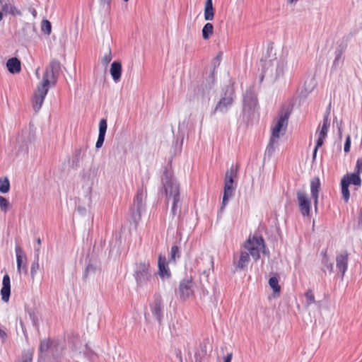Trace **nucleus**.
<instances>
[{"label":"nucleus","mask_w":362,"mask_h":362,"mask_svg":"<svg viewBox=\"0 0 362 362\" xmlns=\"http://www.w3.org/2000/svg\"><path fill=\"white\" fill-rule=\"evenodd\" d=\"M290 112L288 111L281 112L279 117L274 120L271 127V136L267 150L269 153L274 151V146L277 144L281 136H283L288 126V121Z\"/></svg>","instance_id":"nucleus-1"},{"label":"nucleus","mask_w":362,"mask_h":362,"mask_svg":"<svg viewBox=\"0 0 362 362\" xmlns=\"http://www.w3.org/2000/svg\"><path fill=\"white\" fill-rule=\"evenodd\" d=\"M53 75V71L46 70L42 76V80L37 86L33 98V107L37 112H38L44 102V100L47 94L49 86L51 83L50 78Z\"/></svg>","instance_id":"nucleus-2"},{"label":"nucleus","mask_w":362,"mask_h":362,"mask_svg":"<svg viewBox=\"0 0 362 362\" xmlns=\"http://www.w3.org/2000/svg\"><path fill=\"white\" fill-rule=\"evenodd\" d=\"M237 177V170L231 167L226 171L224 178V187L223 201L221 210H223L228 204V200L233 196L235 189V179Z\"/></svg>","instance_id":"nucleus-3"},{"label":"nucleus","mask_w":362,"mask_h":362,"mask_svg":"<svg viewBox=\"0 0 362 362\" xmlns=\"http://www.w3.org/2000/svg\"><path fill=\"white\" fill-rule=\"evenodd\" d=\"M243 247L255 260H257L260 258L261 251L265 247L264 240L262 236L250 235Z\"/></svg>","instance_id":"nucleus-4"},{"label":"nucleus","mask_w":362,"mask_h":362,"mask_svg":"<svg viewBox=\"0 0 362 362\" xmlns=\"http://www.w3.org/2000/svg\"><path fill=\"white\" fill-rule=\"evenodd\" d=\"M164 188L166 196L168 197H173V203L172 206V213L173 215L176 214L177 204L180 202V186L172 180H167L164 183Z\"/></svg>","instance_id":"nucleus-5"},{"label":"nucleus","mask_w":362,"mask_h":362,"mask_svg":"<svg viewBox=\"0 0 362 362\" xmlns=\"http://www.w3.org/2000/svg\"><path fill=\"white\" fill-rule=\"evenodd\" d=\"M195 284L192 277L182 279L179 284L178 293L182 300H188L194 296Z\"/></svg>","instance_id":"nucleus-6"},{"label":"nucleus","mask_w":362,"mask_h":362,"mask_svg":"<svg viewBox=\"0 0 362 362\" xmlns=\"http://www.w3.org/2000/svg\"><path fill=\"white\" fill-rule=\"evenodd\" d=\"M134 276L139 285H143L151 278L150 264L148 262H141L136 264Z\"/></svg>","instance_id":"nucleus-7"},{"label":"nucleus","mask_w":362,"mask_h":362,"mask_svg":"<svg viewBox=\"0 0 362 362\" xmlns=\"http://www.w3.org/2000/svg\"><path fill=\"white\" fill-rule=\"evenodd\" d=\"M329 125L330 124L328 118L325 117L323 119L322 126L319 127L318 130L317 131V139L316 142V146L313 151V159H315L316 157L318 148L321 147L324 144V141L327 136Z\"/></svg>","instance_id":"nucleus-8"},{"label":"nucleus","mask_w":362,"mask_h":362,"mask_svg":"<svg viewBox=\"0 0 362 362\" xmlns=\"http://www.w3.org/2000/svg\"><path fill=\"white\" fill-rule=\"evenodd\" d=\"M296 196L301 214L304 216H309L310 214L311 203L308 195L301 191H298Z\"/></svg>","instance_id":"nucleus-9"},{"label":"nucleus","mask_w":362,"mask_h":362,"mask_svg":"<svg viewBox=\"0 0 362 362\" xmlns=\"http://www.w3.org/2000/svg\"><path fill=\"white\" fill-rule=\"evenodd\" d=\"M349 253L347 250L339 252L336 256V267L343 277L347 270Z\"/></svg>","instance_id":"nucleus-10"},{"label":"nucleus","mask_w":362,"mask_h":362,"mask_svg":"<svg viewBox=\"0 0 362 362\" xmlns=\"http://www.w3.org/2000/svg\"><path fill=\"white\" fill-rule=\"evenodd\" d=\"M16 256V263H17V270L19 273L22 272L27 273V266H26V257L24 255V252L23 249L20 246H16L15 248Z\"/></svg>","instance_id":"nucleus-11"},{"label":"nucleus","mask_w":362,"mask_h":362,"mask_svg":"<svg viewBox=\"0 0 362 362\" xmlns=\"http://www.w3.org/2000/svg\"><path fill=\"white\" fill-rule=\"evenodd\" d=\"M163 300L160 296H156L151 305V311L156 318L160 322L163 319Z\"/></svg>","instance_id":"nucleus-12"},{"label":"nucleus","mask_w":362,"mask_h":362,"mask_svg":"<svg viewBox=\"0 0 362 362\" xmlns=\"http://www.w3.org/2000/svg\"><path fill=\"white\" fill-rule=\"evenodd\" d=\"M11 294V281L8 274H5L2 280V288L1 289V299L4 302H8Z\"/></svg>","instance_id":"nucleus-13"},{"label":"nucleus","mask_w":362,"mask_h":362,"mask_svg":"<svg viewBox=\"0 0 362 362\" xmlns=\"http://www.w3.org/2000/svg\"><path fill=\"white\" fill-rule=\"evenodd\" d=\"M320 189V181L318 177H315L311 180L310 182V191L312 197L314 199V205L315 210L317 209L319 191Z\"/></svg>","instance_id":"nucleus-14"},{"label":"nucleus","mask_w":362,"mask_h":362,"mask_svg":"<svg viewBox=\"0 0 362 362\" xmlns=\"http://www.w3.org/2000/svg\"><path fill=\"white\" fill-rule=\"evenodd\" d=\"M158 274L161 278H168L170 276V272L165 257L159 255L158 257Z\"/></svg>","instance_id":"nucleus-15"},{"label":"nucleus","mask_w":362,"mask_h":362,"mask_svg":"<svg viewBox=\"0 0 362 362\" xmlns=\"http://www.w3.org/2000/svg\"><path fill=\"white\" fill-rule=\"evenodd\" d=\"M6 67L11 74H18L21 71V62L18 58L12 57L8 59Z\"/></svg>","instance_id":"nucleus-16"},{"label":"nucleus","mask_w":362,"mask_h":362,"mask_svg":"<svg viewBox=\"0 0 362 362\" xmlns=\"http://www.w3.org/2000/svg\"><path fill=\"white\" fill-rule=\"evenodd\" d=\"M146 195L147 192L146 187L141 186V187L138 189L134 200L138 211H140L142 209L144 206V202L146 198Z\"/></svg>","instance_id":"nucleus-17"},{"label":"nucleus","mask_w":362,"mask_h":362,"mask_svg":"<svg viewBox=\"0 0 362 362\" xmlns=\"http://www.w3.org/2000/svg\"><path fill=\"white\" fill-rule=\"evenodd\" d=\"M233 94L231 93L229 96L222 98L218 104L216 105L214 111H224L226 110L233 102Z\"/></svg>","instance_id":"nucleus-18"},{"label":"nucleus","mask_w":362,"mask_h":362,"mask_svg":"<svg viewBox=\"0 0 362 362\" xmlns=\"http://www.w3.org/2000/svg\"><path fill=\"white\" fill-rule=\"evenodd\" d=\"M110 74L115 82L119 81L122 75V64L119 62L115 61L110 67Z\"/></svg>","instance_id":"nucleus-19"},{"label":"nucleus","mask_w":362,"mask_h":362,"mask_svg":"<svg viewBox=\"0 0 362 362\" xmlns=\"http://www.w3.org/2000/svg\"><path fill=\"white\" fill-rule=\"evenodd\" d=\"M215 14V9L213 6L212 0H206L204 4V19L211 21L214 19Z\"/></svg>","instance_id":"nucleus-20"},{"label":"nucleus","mask_w":362,"mask_h":362,"mask_svg":"<svg viewBox=\"0 0 362 362\" xmlns=\"http://www.w3.org/2000/svg\"><path fill=\"white\" fill-rule=\"evenodd\" d=\"M360 173L356 171L354 173H347L342 179H345L346 182L349 185L353 184L355 186L360 187L361 185V179L360 177Z\"/></svg>","instance_id":"nucleus-21"},{"label":"nucleus","mask_w":362,"mask_h":362,"mask_svg":"<svg viewBox=\"0 0 362 362\" xmlns=\"http://www.w3.org/2000/svg\"><path fill=\"white\" fill-rule=\"evenodd\" d=\"M250 254L247 251H241L236 267L243 269L246 267L250 262Z\"/></svg>","instance_id":"nucleus-22"},{"label":"nucleus","mask_w":362,"mask_h":362,"mask_svg":"<svg viewBox=\"0 0 362 362\" xmlns=\"http://www.w3.org/2000/svg\"><path fill=\"white\" fill-rule=\"evenodd\" d=\"M206 346L205 345H200L194 354V361L202 362V360L206 357Z\"/></svg>","instance_id":"nucleus-23"},{"label":"nucleus","mask_w":362,"mask_h":362,"mask_svg":"<svg viewBox=\"0 0 362 362\" xmlns=\"http://www.w3.org/2000/svg\"><path fill=\"white\" fill-rule=\"evenodd\" d=\"M202 32L203 39L205 40H209L214 33V25L211 23H206Z\"/></svg>","instance_id":"nucleus-24"},{"label":"nucleus","mask_w":362,"mask_h":362,"mask_svg":"<svg viewBox=\"0 0 362 362\" xmlns=\"http://www.w3.org/2000/svg\"><path fill=\"white\" fill-rule=\"evenodd\" d=\"M10 182L7 177H0V192L2 194L8 193L10 190Z\"/></svg>","instance_id":"nucleus-25"},{"label":"nucleus","mask_w":362,"mask_h":362,"mask_svg":"<svg viewBox=\"0 0 362 362\" xmlns=\"http://www.w3.org/2000/svg\"><path fill=\"white\" fill-rule=\"evenodd\" d=\"M341 194L342 197L346 202H347L350 197V193L349 190V185L346 182L345 179H341Z\"/></svg>","instance_id":"nucleus-26"},{"label":"nucleus","mask_w":362,"mask_h":362,"mask_svg":"<svg viewBox=\"0 0 362 362\" xmlns=\"http://www.w3.org/2000/svg\"><path fill=\"white\" fill-rule=\"evenodd\" d=\"M34 353V349L23 351L20 362H33Z\"/></svg>","instance_id":"nucleus-27"},{"label":"nucleus","mask_w":362,"mask_h":362,"mask_svg":"<svg viewBox=\"0 0 362 362\" xmlns=\"http://www.w3.org/2000/svg\"><path fill=\"white\" fill-rule=\"evenodd\" d=\"M269 286L272 288L274 293L279 294L281 291V286L279 284V280L277 277L272 276L269 280Z\"/></svg>","instance_id":"nucleus-28"},{"label":"nucleus","mask_w":362,"mask_h":362,"mask_svg":"<svg viewBox=\"0 0 362 362\" xmlns=\"http://www.w3.org/2000/svg\"><path fill=\"white\" fill-rule=\"evenodd\" d=\"M9 201L3 196H0V209L1 211L6 213L11 209Z\"/></svg>","instance_id":"nucleus-29"},{"label":"nucleus","mask_w":362,"mask_h":362,"mask_svg":"<svg viewBox=\"0 0 362 362\" xmlns=\"http://www.w3.org/2000/svg\"><path fill=\"white\" fill-rule=\"evenodd\" d=\"M42 30L46 33L49 35L52 31V25L49 21L44 20L42 22Z\"/></svg>","instance_id":"nucleus-30"},{"label":"nucleus","mask_w":362,"mask_h":362,"mask_svg":"<svg viewBox=\"0 0 362 362\" xmlns=\"http://www.w3.org/2000/svg\"><path fill=\"white\" fill-rule=\"evenodd\" d=\"M107 127V120L105 119H100L99 123V134L105 135Z\"/></svg>","instance_id":"nucleus-31"},{"label":"nucleus","mask_w":362,"mask_h":362,"mask_svg":"<svg viewBox=\"0 0 362 362\" xmlns=\"http://www.w3.org/2000/svg\"><path fill=\"white\" fill-rule=\"evenodd\" d=\"M112 59V52L111 50L109 49V51L106 54H105V55L101 59V63L103 64V65L107 66L111 62Z\"/></svg>","instance_id":"nucleus-32"},{"label":"nucleus","mask_w":362,"mask_h":362,"mask_svg":"<svg viewBox=\"0 0 362 362\" xmlns=\"http://www.w3.org/2000/svg\"><path fill=\"white\" fill-rule=\"evenodd\" d=\"M40 268L39 262H38V257L36 256V260L32 263L30 267V274L33 277Z\"/></svg>","instance_id":"nucleus-33"},{"label":"nucleus","mask_w":362,"mask_h":362,"mask_svg":"<svg viewBox=\"0 0 362 362\" xmlns=\"http://www.w3.org/2000/svg\"><path fill=\"white\" fill-rule=\"evenodd\" d=\"M305 298L307 300V303L308 305L313 304L315 303V296L311 290H308L305 293Z\"/></svg>","instance_id":"nucleus-34"},{"label":"nucleus","mask_w":362,"mask_h":362,"mask_svg":"<svg viewBox=\"0 0 362 362\" xmlns=\"http://www.w3.org/2000/svg\"><path fill=\"white\" fill-rule=\"evenodd\" d=\"M49 349V341L47 340L41 341L39 350L41 353L46 352Z\"/></svg>","instance_id":"nucleus-35"},{"label":"nucleus","mask_w":362,"mask_h":362,"mask_svg":"<svg viewBox=\"0 0 362 362\" xmlns=\"http://www.w3.org/2000/svg\"><path fill=\"white\" fill-rule=\"evenodd\" d=\"M171 259L175 261L176 255L179 256L180 249L177 245H173L171 247Z\"/></svg>","instance_id":"nucleus-36"},{"label":"nucleus","mask_w":362,"mask_h":362,"mask_svg":"<svg viewBox=\"0 0 362 362\" xmlns=\"http://www.w3.org/2000/svg\"><path fill=\"white\" fill-rule=\"evenodd\" d=\"M355 170L358 173H360V174L362 173V157L358 158V160L356 161V164Z\"/></svg>","instance_id":"nucleus-37"},{"label":"nucleus","mask_w":362,"mask_h":362,"mask_svg":"<svg viewBox=\"0 0 362 362\" xmlns=\"http://www.w3.org/2000/svg\"><path fill=\"white\" fill-rule=\"evenodd\" d=\"M105 135L98 134V141L95 144V147L97 148H99L103 146L104 140H105Z\"/></svg>","instance_id":"nucleus-38"},{"label":"nucleus","mask_w":362,"mask_h":362,"mask_svg":"<svg viewBox=\"0 0 362 362\" xmlns=\"http://www.w3.org/2000/svg\"><path fill=\"white\" fill-rule=\"evenodd\" d=\"M350 147H351V138H350V136H348L346 137V142L344 144V151L345 152H349L350 151Z\"/></svg>","instance_id":"nucleus-39"},{"label":"nucleus","mask_w":362,"mask_h":362,"mask_svg":"<svg viewBox=\"0 0 362 362\" xmlns=\"http://www.w3.org/2000/svg\"><path fill=\"white\" fill-rule=\"evenodd\" d=\"M37 243L38 245V246L35 248V252H36V256L38 257L39 256V252H40V245H41V240L40 238H38L37 239Z\"/></svg>","instance_id":"nucleus-40"},{"label":"nucleus","mask_w":362,"mask_h":362,"mask_svg":"<svg viewBox=\"0 0 362 362\" xmlns=\"http://www.w3.org/2000/svg\"><path fill=\"white\" fill-rule=\"evenodd\" d=\"M233 358V353H228L225 357H224V361L223 362H231Z\"/></svg>","instance_id":"nucleus-41"},{"label":"nucleus","mask_w":362,"mask_h":362,"mask_svg":"<svg viewBox=\"0 0 362 362\" xmlns=\"http://www.w3.org/2000/svg\"><path fill=\"white\" fill-rule=\"evenodd\" d=\"M322 262L325 264H327L328 262V257L327 255V251H325L324 253V257H323Z\"/></svg>","instance_id":"nucleus-42"},{"label":"nucleus","mask_w":362,"mask_h":362,"mask_svg":"<svg viewBox=\"0 0 362 362\" xmlns=\"http://www.w3.org/2000/svg\"><path fill=\"white\" fill-rule=\"evenodd\" d=\"M6 336V332L4 330L0 329V337L1 338H4Z\"/></svg>","instance_id":"nucleus-43"},{"label":"nucleus","mask_w":362,"mask_h":362,"mask_svg":"<svg viewBox=\"0 0 362 362\" xmlns=\"http://www.w3.org/2000/svg\"><path fill=\"white\" fill-rule=\"evenodd\" d=\"M327 268L330 271V272H332L333 271V265L332 264H329L327 265Z\"/></svg>","instance_id":"nucleus-44"},{"label":"nucleus","mask_w":362,"mask_h":362,"mask_svg":"<svg viewBox=\"0 0 362 362\" xmlns=\"http://www.w3.org/2000/svg\"><path fill=\"white\" fill-rule=\"evenodd\" d=\"M340 57H341V53H339L335 58L334 64L339 59Z\"/></svg>","instance_id":"nucleus-45"},{"label":"nucleus","mask_w":362,"mask_h":362,"mask_svg":"<svg viewBox=\"0 0 362 362\" xmlns=\"http://www.w3.org/2000/svg\"><path fill=\"white\" fill-rule=\"evenodd\" d=\"M110 1H111V0H102V1H103V3L107 4V5H109V4H110Z\"/></svg>","instance_id":"nucleus-46"},{"label":"nucleus","mask_w":362,"mask_h":362,"mask_svg":"<svg viewBox=\"0 0 362 362\" xmlns=\"http://www.w3.org/2000/svg\"><path fill=\"white\" fill-rule=\"evenodd\" d=\"M298 0H288V2L289 4H293L297 2Z\"/></svg>","instance_id":"nucleus-47"},{"label":"nucleus","mask_w":362,"mask_h":362,"mask_svg":"<svg viewBox=\"0 0 362 362\" xmlns=\"http://www.w3.org/2000/svg\"><path fill=\"white\" fill-rule=\"evenodd\" d=\"M2 18H3V14H2V13L0 11V21H1Z\"/></svg>","instance_id":"nucleus-48"},{"label":"nucleus","mask_w":362,"mask_h":362,"mask_svg":"<svg viewBox=\"0 0 362 362\" xmlns=\"http://www.w3.org/2000/svg\"><path fill=\"white\" fill-rule=\"evenodd\" d=\"M90 267V266H88L87 268H86V271H88Z\"/></svg>","instance_id":"nucleus-49"},{"label":"nucleus","mask_w":362,"mask_h":362,"mask_svg":"<svg viewBox=\"0 0 362 362\" xmlns=\"http://www.w3.org/2000/svg\"><path fill=\"white\" fill-rule=\"evenodd\" d=\"M54 84H55V81H54L52 82V85H54Z\"/></svg>","instance_id":"nucleus-50"},{"label":"nucleus","mask_w":362,"mask_h":362,"mask_svg":"<svg viewBox=\"0 0 362 362\" xmlns=\"http://www.w3.org/2000/svg\"><path fill=\"white\" fill-rule=\"evenodd\" d=\"M128 1H129V0H124V1H125V2Z\"/></svg>","instance_id":"nucleus-51"}]
</instances>
